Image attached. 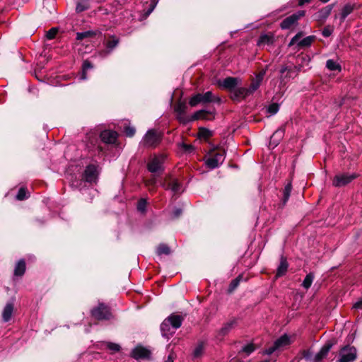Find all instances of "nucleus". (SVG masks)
Returning <instances> with one entry per match:
<instances>
[{
    "instance_id": "4c0bfd02",
    "label": "nucleus",
    "mask_w": 362,
    "mask_h": 362,
    "mask_svg": "<svg viewBox=\"0 0 362 362\" xmlns=\"http://www.w3.org/2000/svg\"><path fill=\"white\" fill-rule=\"evenodd\" d=\"M58 33V28H52L46 33V37L48 40H52L55 37Z\"/></svg>"
},
{
    "instance_id": "2eb2a0df",
    "label": "nucleus",
    "mask_w": 362,
    "mask_h": 362,
    "mask_svg": "<svg viewBox=\"0 0 362 362\" xmlns=\"http://www.w3.org/2000/svg\"><path fill=\"white\" fill-rule=\"evenodd\" d=\"M132 356L136 360L148 359L151 356V351L145 347L138 346L132 350Z\"/></svg>"
},
{
    "instance_id": "cd10ccee",
    "label": "nucleus",
    "mask_w": 362,
    "mask_h": 362,
    "mask_svg": "<svg viewBox=\"0 0 362 362\" xmlns=\"http://www.w3.org/2000/svg\"><path fill=\"white\" fill-rule=\"evenodd\" d=\"M170 248L165 244L161 243L157 247L156 253L158 255H168L170 254Z\"/></svg>"
},
{
    "instance_id": "f03ea898",
    "label": "nucleus",
    "mask_w": 362,
    "mask_h": 362,
    "mask_svg": "<svg viewBox=\"0 0 362 362\" xmlns=\"http://www.w3.org/2000/svg\"><path fill=\"white\" fill-rule=\"evenodd\" d=\"M221 102L220 97L214 95L211 91H207L204 93H197L192 95L189 99V104L191 107H195L199 103H221Z\"/></svg>"
},
{
    "instance_id": "603ef678",
    "label": "nucleus",
    "mask_w": 362,
    "mask_h": 362,
    "mask_svg": "<svg viewBox=\"0 0 362 362\" xmlns=\"http://www.w3.org/2000/svg\"><path fill=\"white\" fill-rule=\"evenodd\" d=\"M353 308L355 309L362 308V298L354 304Z\"/></svg>"
},
{
    "instance_id": "49530a36",
    "label": "nucleus",
    "mask_w": 362,
    "mask_h": 362,
    "mask_svg": "<svg viewBox=\"0 0 362 362\" xmlns=\"http://www.w3.org/2000/svg\"><path fill=\"white\" fill-rule=\"evenodd\" d=\"M214 114L212 112L206 111L205 110V114H204L202 117L201 119L204 120H211L214 118V117H211V115Z\"/></svg>"
},
{
    "instance_id": "f3484780",
    "label": "nucleus",
    "mask_w": 362,
    "mask_h": 362,
    "mask_svg": "<svg viewBox=\"0 0 362 362\" xmlns=\"http://www.w3.org/2000/svg\"><path fill=\"white\" fill-rule=\"evenodd\" d=\"M100 138L106 144H114L117 140V134L114 131L105 130L101 132Z\"/></svg>"
},
{
    "instance_id": "13d9d810",
    "label": "nucleus",
    "mask_w": 362,
    "mask_h": 362,
    "mask_svg": "<svg viewBox=\"0 0 362 362\" xmlns=\"http://www.w3.org/2000/svg\"><path fill=\"white\" fill-rule=\"evenodd\" d=\"M183 148H185V150L186 151H190L192 150L193 148H192V146L191 145H187V144H183Z\"/></svg>"
},
{
    "instance_id": "f704fd0d",
    "label": "nucleus",
    "mask_w": 362,
    "mask_h": 362,
    "mask_svg": "<svg viewBox=\"0 0 362 362\" xmlns=\"http://www.w3.org/2000/svg\"><path fill=\"white\" fill-rule=\"evenodd\" d=\"M292 186L291 183H288L284 188V204H285L289 199Z\"/></svg>"
},
{
    "instance_id": "a18cd8bd",
    "label": "nucleus",
    "mask_w": 362,
    "mask_h": 362,
    "mask_svg": "<svg viewBox=\"0 0 362 362\" xmlns=\"http://www.w3.org/2000/svg\"><path fill=\"white\" fill-rule=\"evenodd\" d=\"M279 111V105L272 103L268 107V112L272 115L276 114Z\"/></svg>"
},
{
    "instance_id": "1a4fd4ad",
    "label": "nucleus",
    "mask_w": 362,
    "mask_h": 362,
    "mask_svg": "<svg viewBox=\"0 0 362 362\" xmlns=\"http://www.w3.org/2000/svg\"><path fill=\"white\" fill-rule=\"evenodd\" d=\"M303 37V33H298L290 41L289 46L297 45L299 47H306L311 45L313 42L315 40V37L314 35L308 36L303 40H300Z\"/></svg>"
},
{
    "instance_id": "a878e982",
    "label": "nucleus",
    "mask_w": 362,
    "mask_h": 362,
    "mask_svg": "<svg viewBox=\"0 0 362 362\" xmlns=\"http://www.w3.org/2000/svg\"><path fill=\"white\" fill-rule=\"evenodd\" d=\"M13 310V306L11 303H7L4 308L2 313V318L4 322H8L11 320Z\"/></svg>"
},
{
    "instance_id": "72a5a7b5",
    "label": "nucleus",
    "mask_w": 362,
    "mask_h": 362,
    "mask_svg": "<svg viewBox=\"0 0 362 362\" xmlns=\"http://www.w3.org/2000/svg\"><path fill=\"white\" fill-rule=\"evenodd\" d=\"M204 344L202 342L199 343L197 346L195 348L193 352L194 357L199 358L200 357L204 351Z\"/></svg>"
},
{
    "instance_id": "a211bd4d",
    "label": "nucleus",
    "mask_w": 362,
    "mask_h": 362,
    "mask_svg": "<svg viewBox=\"0 0 362 362\" xmlns=\"http://www.w3.org/2000/svg\"><path fill=\"white\" fill-rule=\"evenodd\" d=\"M274 42V36L272 33L261 34L258 41L257 45L259 47H264L265 45H271Z\"/></svg>"
},
{
    "instance_id": "79ce46f5",
    "label": "nucleus",
    "mask_w": 362,
    "mask_h": 362,
    "mask_svg": "<svg viewBox=\"0 0 362 362\" xmlns=\"http://www.w3.org/2000/svg\"><path fill=\"white\" fill-rule=\"evenodd\" d=\"M136 129L134 127L127 126L124 127V133L127 136L132 137L134 135Z\"/></svg>"
},
{
    "instance_id": "6e6d98bb",
    "label": "nucleus",
    "mask_w": 362,
    "mask_h": 362,
    "mask_svg": "<svg viewBox=\"0 0 362 362\" xmlns=\"http://www.w3.org/2000/svg\"><path fill=\"white\" fill-rule=\"evenodd\" d=\"M305 15V11H298L297 13H293V16H296V17L297 18V21L300 18V17H303Z\"/></svg>"
},
{
    "instance_id": "4be33fe9",
    "label": "nucleus",
    "mask_w": 362,
    "mask_h": 362,
    "mask_svg": "<svg viewBox=\"0 0 362 362\" xmlns=\"http://www.w3.org/2000/svg\"><path fill=\"white\" fill-rule=\"evenodd\" d=\"M297 22V18L296 16H293V14L285 19H284L281 23V28L283 30L290 28L293 25H294Z\"/></svg>"
},
{
    "instance_id": "2f4dec72",
    "label": "nucleus",
    "mask_w": 362,
    "mask_h": 362,
    "mask_svg": "<svg viewBox=\"0 0 362 362\" xmlns=\"http://www.w3.org/2000/svg\"><path fill=\"white\" fill-rule=\"evenodd\" d=\"M212 136V132L206 128H200L199 130V136L202 139H208Z\"/></svg>"
},
{
    "instance_id": "ddd939ff",
    "label": "nucleus",
    "mask_w": 362,
    "mask_h": 362,
    "mask_svg": "<svg viewBox=\"0 0 362 362\" xmlns=\"http://www.w3.org/2000/svg\"><path fill=\"white\" fill-rule=\"evenodd\" d=\"M98 175L97 167L95 165H89L84 170L83 179L88 182H93L96 181Z\"/></svg>"
},
{
    "instance_id": "4468645a",
    "label": "nucleus",
    "mask_w": 362,
    "mask_h": 362,
    "mask_svg": "<svg viewBox=\"0 0 362 362\" xmlns=\"http://www.w3.org/2000/svg\"><path fill=\"white\" fill-rule=\"evenodd\" d=\"M240 80L238 78L235 77H227L224 78L223 81L218 82V85L224 88L229 90L232 92L236 86L240 83Z\"/></svg>"
},
{
    "instance_id": "9b49d317",
    "label": "nucleus",
    "mask_w": 362,
    "mask_h": 362,
    "mask_svg": "<svg viewBox=\"0 0 362 362\" xmlns=\"http://www.w3.org/2000/svg\"><path fill=\"white\" fill-rule=\"evenodd\" d=\"M187 107L184 102H179L174 106V110L176 113L177 119L181 123L189 122V118L186 115Z\"/></svg>"
},
{
    "instance_id": "c9c22d12",
    "label": "nucleus",
    "mask_w": 362,
    "mask_h": 362,
    "mask_svg": "<svg viewBox=\"0 0 362 362\" xmlns=\"http://www.w3.org/2000/svg\"><path fill=\"white\" fill-rule=\"evenodd\" d=\"M205 114V110H201L195 112L190 118H189V122L194 121L197 119H201L202 115Z\"/></svg>"
},
{
    "instance_id": "3c124183",
    "label": "nucleus",
    "mask_w": 362,
    "mask_h": 362,
    "mask_svg": "<svg viewBox=\"0 0 362 362\" xmlns=\"http://www.w3.org/2000/svg\"><path fill=\"white\" fill-rule=\"evenodd\" d=\"M181 209H175L173 212V218H178L182 214Z\"/></svg>"
},
{
    "instance_id": "7c9ffc66",
    "label": "nucleus",
    "mask_w": 362,
    "mask_h": 362,
    "mask_svg": "<svg viewBox=\"0 0 362 362\" xmlns=\"http://www.w3.org/2000/svg\"><path fill=\"white\" fill-rule=\"evenodd\" d=\"M95 35V33L93 32V31H90V30H88V31H85V32H81V33H77L76 34V39L78 40H81L84 38H86V37H93Z\"/></svg>"
},
{
    "instance_id": "39448f33",
    "label": "nucleus",
    "mask_w": 362,
    "mask_h": 362,
    "mask_svg": "<svg viewBox=\"0 0 362 362\" xmlns=\"http://www.w3.org/2000/svg\"><path fill=\"white\" fill-rule=\"evenodd\" d=\"M290 344V337L285 334L280 337L279 339H277L272 346L266 349L264 351V354L267 355H271L276 351L283 349L284 347L288 346Z\"/></svg>"
},
{
    "instance_id": "052dcab7",
    "label": "nucleus",
    "mask_w": 362,
    "mask_h": 362,
    "mask_svg": "<svg viewBox=\"0 0 362 362\" xmlns=\"http://www.w3.org/2000/svg\"><path fill=\"white\" fill-rule=\"evenodd\" d=\"M281 133H282V131H276V132L274 134L273 136H275V135H276V134H281Z\"/></svg>"
},
{
    "instance_id": "8fccbe9b",
    "label": "nucleus",
    "mask_w": 362,
    "mask_h": 362,
    "mask_svg": "<svg viewBox=\"0 0 362 362\" xmlns=\"http://www.w3.org/2000/svg\"><path fill=\"white\" fill-rule=\"evenodd\" d=\"M92 67H93L92 64L90 62H88L87 60L83 62V70H87V69H91Z\"/></svg>"
},
{
    "instance_id": "58836bf2",
    "label": "nucleus",
    "mask_w": 362,
    "mask_h": 362,
    "mask_svg": "<svg viewBox=\"0 0 362 362\" xmlns=\"http://www.w3.org/2000/svg\"><path fill=\"white\" fill-rule=\"evenodd\" d=\"M240 281V276H239L237 278H235V279H233L229 285V288H228L229 291L232 292L233 291H234L239 285Z\"/></svg>"
},
{
    "instance_id": "e2e57ef3",
    "label": "nucleus",
    "mask_w": 362,
    "mask_h": 362,
    "mask_svg": "<svg viewBox=\"0 0 362 362\" xmlns=\"http://www.w3.org/2000/svg\"><path fill=\"white\" fill-rule=\"evenodd\" d=\"M320 1H321L322 2H323V3H326V2H327L329 0H320Z\"/></svg>"
},
{
    "instance_id": "c03bdc74",
    "label": "nucleus",
    "mask_w": 362,
    "mask_h": 362,
    "mask_svg": "<svg viewBox=\"0 0 362 362\" xmlns=\"http://www.w3.org/2000/svg\"><path fill=\"white\" fill-rule=\"evenodd\" d=\"M87 3L78 2L76 5V11L78 13L82 12L88 8Z\"/></svg>"
},
{
    "instance_id": "09e8293b",
    "label": "nucleus",
    "mask_w": 362,
    "mask_h": 362,
    "mask_svg": "<svg viewBox=\"0 0 362 362\" xmlns=\"http://www.w3.org/2000/svg\"><path fill=\"white\" fill-rule=\"evenodd\" d=\"M301 66H294L293 67H291L293 69V72H295L294 77H296L298 75V73L301 71Z\"/></svg>"
},
{
    "instance_id": "a19ab883",
    "label": "nucleus",
    "mask_w": 362,
    "mask_h": 362,
    "mask_svg": "<svg viewBox=\"0 0 362 362\" xmlns=\"http://www.w3.org/2000/svg\"><path fill=\"white\" fill-rule=\"evenodd\" d=\"M107 347L108 349L113 352H118L119 351L121 347L119 344L112 343V342H107Z\"/></svg>"
},
{
    "instance_id": "680f3d73",
    "label": "nucleus",
    "mask_w": 362,
    "mask_h": 362,
    "mask_svg": "<svg viewBox=\"0 0 362 362\" xmlns=\"http://www.w3.org/2000/svg\"><path fill=\"white\" fill-rule=\"evenodd\" d=\"M167 362H173V359L171 358L170 356L168 357Z\"/></svg>"
},
{
    "instance_id": "20e7f679",
    "label": "nucleus",
    "mask_w": 362,
    "mask_h": 362,
    "mask_svg": "<svg viewBox=\"0 0 362 362\" xmlns=\"http://www.w3.org/2000/svg\"><path fill=\"white\" fill-rule=\"evenodd\" d=\"M337 362H354L357 358V349L350 345L343 346L339 354Z\"/></svg>"
},
{
    "instance_id": "c85d7f7f",
    "label": "nucleus",
    "mask_w": 362,
    "mask_h": 362,
    "mask_svg": "<svg viewBox=\"0 0 362 362\" xmlns=\"http://www.w3.org/2000/svg\"><path fill=\"white\" fill-rule=\"evenodd\" d=\"M314 277L315 276H314L313 273L310 272L308 274H307L302 283L303 287L305 288V289H308L313 284Z\"/></svg>"
},
{
    "instance_id": "e433bc0d",
    "label": "nucleus",
    "mask_w": 362,
    "mask_h": 362,
    "mask_svg": "<svg viewBox=\"0 0 362 362\" xmlns=\"http://www.w3.org/2000/svg\"><path fill=\"white\" fill-rule=\"evenodd\" d=\"M146 206H147V202L145 199H141L139 202H138V204H137V209L138 211H139L141 213H144L146 211Z\"/></svg>"
},
{
    "instance_id": "ea45409f",
    "label": "nucleus",
    "mask_w": 362,
    "mask_h": 362,
    "mask_svg": "<svg viewBox=\"0 0 362 362\" xmlns=\"http://www.w3.org/2000/svg\"><path fill=\"white\" fill-rule=\"evenodd\" d=\"M255 350V345L253 344H248L246 346H243L242 349V351L246 353L247 355H250Z\"/></svg>"
},
{
    "instance_id": "423d86ee",
    "label": "nucleus",
    "mask_w": 362,
    "mask_h": 362,
    "mask_svg": "<svg viewBox=\"0 0 362 362\" xmlns=\"http://www.w3.org/2000/svg\"><path fill=\"white\" fill-rule=\"evenodd\" d=\"M92 316L98 320H106L111 317V313L107 305L99 303L98 305L91 310Z\"/></svg>"
},
{
    "instance_id": "bf43d9fd",
    "label": "nucleus",
    "mask_w": 362,
    "mask_h": 362,
    "mask_svg": "<svg viewBox=\"0 0 362 362\" xmlns=\"http://www.w3.org/2000/svg\"><path fill=\"white\" fill-rule=\"evenodd\" d=\"M295 72H288L286 76L285 77H289V78H295L294 77Z\"/></svg>"
},
{
    "instance_id": "5fc2aeb1",
    "label": "nucleus",
    "mask_w": 362,
    "mask_h": 362,
    "mask_svg": "<svg viewBox=\"0 0 362 362\" xmlns=\"http://www.w3.org/2000/svg\"><path fill=\"white\" fill-rule=\"evenodd\" d=\"M286 71L291 73V72H293V69L291 67H288V66H282L281 70H280V73L281 74H283Z\"/></svg>"
},
{
    "instance_id": "6e6552de",
    "label": "nucleus",
    "mask_w": 362,
    "mask_h": 362,
    "mask_svg": "<svg viewBox=\"0 0 362 362\" xmlns=\"http://www.w3.org/2000/svg\"><path fill=\"white\" fill-rule=\"evenodd\" d=\"M358 175L356 173L349 174L342 173L334 176L332 180V185L337 187H341L346 185L356 179Z\"/></svg>"
},
{
    "instance_id": "f8f14e48",
    "label": "nucleus",
    "mask_w": 362,
    "mask_h": 362,
    "mask_svg": "<svg viewBox=\"0 0 362 362\" xmlns=\"http://www.w3.org/2000/svg\"><path fill=\"white\" fill-rule=\"evenodd\" d=\"M336 344L335 340H329L321 348L320 351L316 354L314 357V362H321V361L327 356L330 349Z\"/></svg>"
},
{
    "instance_id": "37998d69",
    "label": "nucleus",
    "mask_w": 362,
    "mask_h": 362,
    "mask_svg": "<svg viewBox=\"0 0 362 362\" xmlns=\"http://www.w3.org/2000/svg\"><path fill=\"white\" fill-rule=\"evenodd\" d=\"M26 198V190L25 188L21 187L19 189L18 194L16 195V199L18 200H23Z\"/></svg>"
},
{
    "instance_id": "aec40b11",
    "label": "nucleus",
    "mask_w": 362,
    "mask_h": 362,
    "mask_svg": "<svg viewBox=\"0 0 362 362\" xmlns=\"http://www.w3.org/2000/svg\"><path fill=\"white\" fill-rule=\"evenodd\" d=\"M334 7L333 4L327 5V6L320 9L317 13H315V18L317 21L325 20L331 13V11Z\"/></svg>"
},
{
    "instance_id": "5701e85b",
    "label": "nucleus",
    "mask_w": 362,
    "mask_h": 362,
    "mask_svg": "<svg viewBox=\"0 0 362 362\" xmlns=\"http://www.w3.org/2000/svg\"><path fill=\"white\" fill-rule=\"evenodd\" d=\"M166 189H170L174 194H178L181 192L182 185L177 180L173 179L168 183Z\"/></svg>"
},
{
    "instance_id": "c756f323",
    "label": "nucleus",
    "mask_w": 362,
    "mask_h": 362,
    "mask_svg": "<svg viewBox=\"0 0 362 362\" xmlns=\"http://www.w3.org/2000/svg\"><path fill=\"white\" fill-rule=\"evenodd\" d=\"M326 67L330 71H341V66L333 59H328L326 62Z\"/></svg>"
},
{
    "instance_id": "4d7b16f0",
    "label": "nucleus",
    "mask_w": 362,
    "mask_h": 362,
    "mask_svg": "<svg viewBox=\"0 0 362 362\" xmlns=\"http://www.w3.org/2000/svg\"><path fill=\"white\" fill-rule=\"evenodd\" d=\"M298 5L303 6V4L306 3H309L311 0H298Z\"/></svg>"
},
{
    "instance_id": "412c9836",
    "label": "nucleus",
    "mask_w": 362,
    "mask_h": 362,
    "mask_svg": "<svg viewBox=\"0 0 362 362\" xmlns=\"http://www.w3.org/2000/svg\"><path fill=\"white\" fill-rule=\"evenodd\" d=\"M288 267V264L286 261V259L284 257H281V260H280V264L277 268L276 276L280 277V276H284L286 274V272H287Z\"/></svg>"
},
{
    "instance_id": "393cba45",
    "label": "nucleus",
    "mask_w": 362,
    "mask_h": 362,
    "mask_svg": "<svg viewBox=\"0 0 362 362\" xmlns=\"http://www.w3.org/2000/svg\"><path fill=\"white\" fill-rule=\"evenodd\" d=\"M354 9V5H352L351 4H347L342 8L340 13L341 23L344 21L346 18L353 12Z\"/></svg>"
},
{
    "instance_id": "b1692460",
    "label": "nucleus",
    "mask_w": 362,
    "mask_h": 362,
    "mask_svg": "<svg viewBox=\"0 0 362 362\" xmlns=\"http://www.w3.org/2000/svg\"><path fill=\"white\" fill-rule=\"evenodd\" d=\"M26 269L25 262L24 259H20L16 264L14 269V275L21 276L24 274Z\"/></svg>"
},
{
    "instance_id": "dca6fc26",
    "label": "nucleus",
    "mask_w": 362,
    "mask_h": 362,
    "mask_svg": "<svg viewBox=\"0 0 362 362\" xmlns=\"http://www.w3.org/2000/svg\"><path fill=\"white\" fill-rule=\"evenodd\" d=\"M252 94L250 88H238L231 92L230 98L233 100H240L245 98L247 96Z\"/></svg>"
},
{
    "instance_id": "0eeeda50",
    "label": "nucleus",
    "mask_w": 362,
    "mask_h": 362,
    "mask_svg": "<svg viewBox=\"0 0 362 362\" xmlns=\"http://www.w3.org/2000/svg\"><path fill=\"white\" fill-rule=\"evenodd\" d=\"M226 157V152L224 150H220L214 153L212 156L207 158L205 161L206 165L211 169L218 168L221 165Z\"/></svg>"
},
{
    "instance_id": "bb28decb",
    "label": "nucleus",
    "mask_w": 362,
    "mask_h": 362,
    "mask_svg": "<svg viewBox=\"0 0 362 362\" xmlns=\"http://www.w3.org/2000/svg\"><path fill=\"white\" fill-rule=\"evenodd\" d=\"M119 38L115 36H111L106 42V47L110 51H112L114 48H115L119 44Z\"/></svg>"
},
{
    "instance_id": "864d4df0",
    "label": "nucleus",
    "mask_w": 362,
    "mask_h": 362,
    "mask_svg": "<svg viewBox=\"0 0 362 362\" xmlns=\"http://www.w3.org/2000/svg\"><path fill=\"white\" fill-rule=\"evenodd\" d=\"M265 74H266V70L263 69L261 71H259V73L256 76V77L262 81Z\"/></svg>"
},
{
    "instance_id": "f257e3e1",
    "label": "nucleus",
    "mask_w": 362,
    "mask_h": 362,
    "mask_svg": "<svg viewBox=\"0 0 362 362\" xmlns=\"http://www.w3.org/2000/svg\"><path fill=\"white\" fill-rule=\"evenodd\" d=\"M183 317L172 314L165 318L160 325V332L163 337L169 339L182 325Z\"/></svg>"
},
{
    "instance_id": "9d476101",
    "label": "nucleus",
    "mask_w": 362,
    "mask_h": 362,
    "mask_svg": "<svg viewBox=\"0 0 362 362\" xmlns=\"http://www.w3.org/2000/svg\"><path fill=\"white\" fill-rule=\"evenodd\" d=\"M165 156L161 154L154 156L148 163V170L151 173H157L163 170V163Z\"/></svg>"
},
{
    "instance_id": "473e14b6",
    "label": "nucleus",
    "mask_w": 362,
    "mask_h": 362,
    "mask_svg": "<svg viewBox=\"0 0 362 362\" xmlns=\"http://www.w3.org/2000/svg\"><path fill=\"white\" fill-rule=\"evenodd\" d=\"M262 83V81L258 79L256 76L255 78L252 81V83L249 87L250 91L252 93H253L255 90L258 89L260 84Z\"/></svg>"
},
{
    "instance_id": "6ab92c4d",
    "label": "nucleus",
    "mask_w": 362,
    "mask_h": 362,
    "mask_svg": "<svg viewBox=\"0 0 362 362\" xmlns=\"http://www.w3.org/2000/svg\"><path fill=\"white\" fill-rule=\"evenodd\" d=\"M238 324V320L236 318H233L230 321L226 322L223 327L219 330V334L221 336H225L228 334Z\"/></svg>"
},
{
    "instance_id": "de8ad7c7",
    "label": "nucleus",
    "mask_w": 362,
    "mask_h": 362,
    "mask_svg": "<svg viewBox=\"0 0 362 362\" xmlns=\"http://www.w3.org/2000/svg\"><path fill=\"white\" fill-rule=\"evenodd\" d=\"M332 30L329 29V28H325L322 30V35L324 37H329L331 35H332Z\"/></svg>"
},
{
    "instance_id": "7ed1b4c3",
    "label": "nucleus",
    "mask_w": 362,
    "mask_h": 362,
    "mask_svg": "<svg viewBox=\"0 0 362 362\" xmlns=\"http://www.w3.org/2000/svg\"><path fill=\"white\" fill-rule=\"evenodd\" d=\"M160 133L155 129H149L143 137L140 144L146 148H156L161 141Z\"/></svg>"
},
{
    "instance_id": "0e129e2a",
    "label": "nucleus",
    "mask_w": 362,
    "mask_h": 362,
    "mask_svg": "<svg viewBox=\"0 0 362 362\" xmlns=\"http://www.w3.org/2000/svg\"><path fill=\"white\" fill-rule=\"evenodd\" d=\"M361 362H362V361Z\"/></svg>"
}]
</instances>
